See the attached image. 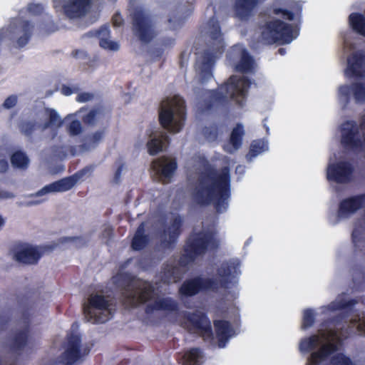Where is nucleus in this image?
<instances>
[{"instance_id":"nucleus-1","label":"nucleus","mask_w":365,"mask_h":365,"mask_svg":"<svg viewBox=\"0 0 365 365\" xmlns=\"http://www.w3.org/2000/svg\"><path fill=\"white\" fill-rule=\"evenodd\" d=\"M192 198L202 207L212 204L219 214L226 212L231 198L230 168L225 166L218 172L212 167L207 168L197 178Z\"/></svg>"},{"instance_id":"nucleus-2","label":"nucleus","mask_w":365,"mask_h":365,"mask_svg":"<svg viewBox=\"0 0 365 365\" xmlns=\"http://www.w3.org/2000/svg\"><path fill=\"white\" fill-rule=\"evenodd\" d=\"M251 84L249 78L232 75L217 88L207 90L206 97L199 103V108L202 113L210 112L219 108L227 107L231 101L242 107L246 102Z\"/></svg>"},{"instance_id":"nucleus-3","label":"nucleus","mask_w":365,"mask_h":365,"mask_svg":"<svg viewBox=\"0 0 365 365\" xmlns=\"http://www.w3.org/2000/svg\"><path fill=\"white\" fill-rule=\"evenodd\" d=\"M210 43L209 48L204 51L202 61L198 66L200 81L205 83L212 77V69L216 58L225 51V44L220 24L213 16L208 21Z\"/></svg>"},{"instance_id":"nucleus-4","label":"nucleus","mask_w":365,"mask_h":365,"mask_svg":"<svg viewBox=\"0 0 365 365\" xmlns=\"http://www.w3.org/2000/svg\"><path fill=\"white\" fill-rule=\"evenodd\" d=\"M220 242L214 232L199 231L191 233L183 247L184 253L179 259L180 265L185 267L203 257L208 251L218 249Z\"/></svg>"},{"instance_id":"nucleus-5","label":"nucleus","mask_w":365,"mask_h":365,"mask_svg":"<svg viewBox=\"0 0 365 365\" xmlns=\"http://www.w3.org/2000/svg\"><path fill=\"white\" fill-rule=\"evenodd\" d=\"M186 118L185 101L178 96L167 98L160 103L159 123L170 133H178L184 126Z\"/></svg>"},{"instance_id":"nucleus-6","label":"nucleus","mask_w":365,"mask_h":365,"mask_svg":"<svg viewBox=\"0 0 365 365\" xmlns=\"http://www.w3.org/2000/svg\"><path fill=\"white\" fill-rule=\"evenodd\" d=\"M260 31L262 41L268 45L288 44L299 35L298 30L292 24L279 19L266 21L260 26Z\"/></svg>"},{"instance_id":"nucleus-7","label":"nucleus","mask_w":365,"mask_h":365,"mask_svg":"<svg viewBox=\"0 0 365 365\" xmlns=\"http://www.w3.org/2000/svg\"><path fill=\"white\" fill-rule=\"evenodd\" d=\"M131 19L133 34L141 42L148 43L156 36L153 16L144 9H135Z\"/></svg>"},{"instance_id":"nucleus-8","label":"nucleus","mask_w":365,"mask_h":365,"mask_svg":"<svg viewBox=\"0 0 365 365\" xmlns=\"http://www.w3.org/2000/svg\"><path fill=\"white\" fill-rule=\"evenodd\" d=\"M64 348L65 351L52 365H73L91 351L89 347H85L81 351V336L74 333L67 334Z\"/></svg>"},{"instance_id":"nucleus-9","label":"nucleus","mask_w":365,"mask_h":365,"mask_svg":"<svg viewBox=\"0 0 365 365\" xmlns=\"http://www.w3.org/2000/svg\"><path fill=\"white\" fill-rule=\"evenodd\" d=\"M219 289V284L217 279L210 277L196 276L185 279L180 285L178 293L182 297H191L200 292L213 291Z\"/></svg>"},{"instance_id":"nucleus-10","label":"nucleus","mask_w":365,"mask_h":365,"mask_svg":"<svg viewBox=\"0 0 365 365\" xmlns=\"http://www.w3.org/2000/svg\"><path fill=\"white\" fill-rule=\"evenodd\" d=\"M110 306V302L105 296L101 294H91L88 299V304L83 307V314L86 320L93 324L105 323L108 317L102 313H97L98 311L108 310Z\"/></svg>"},{"instance_id":"nucleus-11","label":"nucleus","mask_w":365,"mask_h":365,"mask_svg":"<svg viewBox=\"0 0 365 365\" xmlns=\"http://www.w3.org/2000/svg\"><path fill=\"white\" fill-rule=\"evenodd\" d=\"M359 133V128L355 121H346L341 128V143L343 147L354 151L362 150L365 148V138L362 140Z\"/></svg>"},{"instance_id":"nucleus-12","label":"nucleus","mask_w":365,"mask_h":365,"mask_svg":"<svg viewBox=\"0 0 365 365\" xmlns=\"http://www.w3.org/2000/svg\"><path fill=\"white\" fill-rule=\"evenodd\" d=\"M184 319L196 330L205 341L213 339L211 322L207 314L200 311L185 312Z\"/></svg>"},{"instance_id":"nucleus-13","label":"nucleus","mask_w":365,"mask_h":365,"mask_svg":"<svg viewBox=\"0 0 365 365\" xmlns=\"http://www.w3.org/2000/svg\"><path fill=\"white\" fill-rule=\"evenodd\" d=\"M183 219L180 215L175 216L169 226L160 232V246L166 250H173L182 232Z\"/></svg>"},{"instance_id":"nucleus-14","label":"nucleus","mask_w":365,"mask_h":365,"mask_svg":"<svg viewBox=\"0 0 365 365\" xmlns=\"http://www.w3.org/2000/svg\"><path fill=\"white\" fill-rule=\"evenodd\" d=\"M266 0H235L232 5L233 16L241 21H249L254 17Z\"/></svg>"},{"instance_id":"nucleus-15","label":"nucleus","mask_w":365,"mask_h":365,"mask_svg":"<svg viewBox=\"0 0 365 365\" xmlns=\"http://www.w3.org/2000/svg\"><path fill=\"white\" fill-rule=\"evenodd\" d=\"M354 171V168L349 162L339 161L328 166L327 178L336 183H348L352 179Z\"/></svg>"},{"instance_id":"nucleus-16","label":"nucleus","mask_w":365,"mask_h":365,"mask_svg":"<svg viewBox=\"0 0 365 365\" xmlns=\"http://www.w3.org/2000/svg\"><path fill=\"white\" fill-rule=\"evenodd\" d=\"M240 261L237 258L230 259L222 262L217 269L221 277L218 282L219 288H228L233 280L240 274Z\"/></svg>"},{"instance_id":"nucleus-17","label":"nucleus","mask_w":365,"mask_h":365,"mask_svg":"<svg viewBox=\"0 0 365 365\" xmlns=\"http://www.w3.org/2000/svg\"><path fill=\"white\" fill-rule=\"evenodd\" d=\"M154 292L155 288L152 284L140 280V288H135L134 292L126 294L124 303L130 307H137L139 304H145L152 299Z\"/></svg>"},{"instance_id":"nucleus-18","label":"nucleus","mask_w":365,"mask_h":365,"mask_svg":"<svg viewBox=\"0 0 365 365\" xmlns=\"http://www.w3.org/2000/svg\"><path fill=\"white\" fill-rule=\"evenodd\" d=\"M84 173V170H82L71 176L46 185L37 192L36 195L42 196L50 192H62L70 190L75 186Z\"/></svg>"},{"instance_id":"nucleus-19","label":"nucleus","mask_w":365,"mask_h":365,"mask_svg":"<svg viewBox=\"0 0 365 365\" xmlns=\"http://www.w3.org/2000/svg\"><path fill=\"white\" fill-rule=\"evenodd\" d=\"M356 303L357 300L355 299H351L348 301L339 300L331 302L329 304V309L331 311L344 310V312L330 319L329 322L334 324L336 327H339L343 323L346 324L348 318Z\"/></svg>"},{"instance_id":"nucleus-20","label":"nucleus","mask_w":365,"mask_h":365,"mask_svg":"<svg viewBox=\"0 0 365 365\" xmlns=\"http://www.w3.org/2000/svg\"><path fill=\"white\" fill-rule=\"evenodd\" d=\"M365 207V193L343 199L339 204L338 216L346 218Z\"/></svg>"},{"instance_id":"nucleus-21","label":"nucleus","mask_w":365,"mask_h":365,"mask_svg":"<svg viewBox=\"0 0 365 365\" xmlns=\"http://www.w3.org/2000/svg\"><path fill=\"white\" fill-rule=\"evenodd\" d=\"M42 256L36 247L29 245H19L14 252V259L25 264H36Z\"/></svg>"},{"instance_id":"nucleus-22","label":"nucleus","mask_w":365,"mask_h":365,"mask_svg":"<svg viewBox=\"0 0 365 365\" xmlns=\"http://www.w3.org/2000/svg\"><path fill=\"white\" fill-rule=\"evenodd\" d=\"M25 327L22 330L16 331L11 340V349L12 351L19 352L24 350L29 341L30 333V316L27 311L22 314Z\"/></svg>"},{"instance_id":"nucleus-23","label":"nucleus","mask_w":365,"mask_h":365,"mask_svg":"<svg viewBox=\"0 0 365 365\" xmlns=\"http://www.w3.org/2000/svg\"><path fill=\"white\" fill-rule=\"evenodd\" d=\"M92 0H70L63 5L65 15L69 19L84 16L88 11Z\"/></svg>"},{"instance_id":"nucleus-24","label":"nucleus","mask_w":365,"mask_h":365,"mask_svg":"<svg viewBox=\"0 0 365 365\" xmlns=\"http://www.w3.org/2000/svg\"><path fill=\"white\" fill-rule=\"evenodd\" d=\"M167 161L168 158L166 156L160 157L152 162L151 167L161 177L170 179L178 168V164L175 159H173L170 162Z\"/></svg>"},{"instance_id":"nucleus-25","label":"nucleus","mask_w":365,"mask_h":365,"mask_svg":"<svg viewBox=\"0 0 365 365\" xmlns=\"http://www.w3.org/2000/svg\"><path fill=\"white\" fill-rule=\"evenodd\" d=\"M337 350L338 346L336 343L327 342L322 344L317 351L311 353L307 365H319L322 361L326 360Z\"/></svg>"},{"instance_id":"nucleus-26","label":"nucleus","mask_w":365,"mask_h":365,"mask_svg":"<svg viewBox=\"0 0 365 365\" xmlns=\"http://www.w3.org/2000/svg\"><path fill=\"white\" fill-rule=\"evenodd\" d=\"M346 73L354 78H361L364 75L365 54L361 52L353 53L348 58Z\"/></svg>"},{"instance_id":"nucleus-27","label":"nucleus","mask_w":365,"mask_h":365,"mask_svg":"<svg viewBox=\"0 0 365 365\" xmlns=\"http://www.w3.org/2000/svg\"><path fill=\"white\" fill-rule=\"evenodd\" d=\"M178 310V303L170 297L158 299L153 303L147 304L145 308V312L147 314H150L154 311L177 312Z\"/></svg>"},{"instance_id":"nucleus-28","label":"nucleus","mask_w":365,"mask_h":365,"mask_svg":"<svg viewBox=\"0 0 365 365\" xmlns=\"http://www.w3.org/2000/svg\"><path fill=\"white\" fill-rule=\"evenodd\" d=\"M215 334L220 348L225 346L229 339L232 336L234 330L229 321L217 319L213 321Z\"/></svg>"},{"instance_id":"nucleus-29","label":"nucleus","mask_w":365,"mask_h":365,"mask_svg":"<svg viewBox=\"0 0 365 365\" xmlns=\"http://www.w3.org/2000/svg\"><path fill=\"white\" fill-rule=\"evenodd\" d=\"M87 36H96L99 38V45L101 48L110 51H118L119 45L117 42L108 39L110 29L108 26H103L98 30L91 31L86 34Z\"/></svg>"},{"instance_id":"nucleus-30","label":"nucleus","mask_w":365,"mask_h":365,"mask_svg":"<svg viewBox=\"0 0 365 365\" xmlns=\"http://www.w3.org/2000/svg\"><path fill=\"white\" fill-rule=\"evenodd\" d=\"M150 237L145 234V223L141 222L138 227L131 241V248L135 251L143 250L149 243Z\"/></svg>"},{"instance_id":"nucleus-31","label":"nucleus","mask_w":365,"mask_h":365,"mask_svg":"<svg viewBox=\"0 0 365 365\" xmlns=\"http://www.w3.org/2000/svg\"><path fill=\"white\" fill-rule=\"evenodd\" d=\"M118 278L122 289L125 292L123 293L124 297L126 294L134 292L135 288H140V279H136L135 277L130 274L122 273L118 276Z\"/></svg>"},{"instance_id":"nucleus-32","label":"nucleus","mask_w":365,"mask_h":365,"mask_svg":"<svg viewBox=\"0 0 365 365\" xmlns=\"http://www.w3.org/2000/svg\"><path fill=\"white\" fill-rule=\"evenodd\" d=\"M170 138L165 133H162L157 137H154L147 142L146 147L150 155H155L160 151L165 143H169Z\"/></svg>"},{"instance_id":"nucleus-33","label":"nucleus","mask_w":365,"mask_h":365,"mask_svg":"<svg viewBox=\"0 0 365 365\" xmlns=\"http://www.w3.org/2000/svg\"><path fill=\"white\" fill-rule=\"evenodd\" d=\"M181 276L180 269L171 264L163 266L161 272V280L164 284H170L180 280Z\"/></svg>"},{"instance_id":"nucleus-34","label":"nucleus","mask_w":365,"mask_h":365,"mask_svg":"<svg viewBox=\"0 0 365 365\" xmlns=\"http://www.w3.org/2000/svg\"><path fill=\"white\" fill-rule=\"evenodd\" d=\"M322 338H324V334L322 336L312 334L308 337L302 339L299 346V350L304 353H309L314 350L322 344Z\"/></svg>"},{"instance_id":"nucleus-35","label":"nucleus","mask_w":365,"mask_h":365,"mask_svg":"<svg viewBox=\"0 0 365 365\" xmlns=\"http://www.w3.org/2000/svg\"><path fill=\"white\" fill-rule=\"evenodd\" d=\"M202 352L200 348H191L185 351L182 356V365H201Z\"/></svg>"},{"instance_id":"nucleus-36","label":"nucleus","mask_w":365,"mask_h":365,"mask_svg":"<svg viewBox=\"0 0 365 365\" xmlns=\"http://www.w3.org/2000/svg\"><path fill=\"white\" fill-rule=\"evenodd\" d=\"M349 23L356 33L365 36V16L361 13H351L349 16Z\"/></svg>"},{"instance_id":"nucleus-37","label":"nucleus","mask_w":365,"mask_h":365,"mask_svg":"<svg viewBox=\"0 0 365 365\" xmlns=\"http://www.w3.org/2000/svg\"><path fill=\"white\" fill-rule=\"evenodd\" d=\"M245 130L242 124L237 123L231 131L229 143L235 150L240 149L242 144Z\"/></svg>"},{"instance_id":"nucleus-38","label":"nucleus","mask_w":365,"mask_h":365,"mask_svg":"<svg viewBox=\"0 0 365 365\" xmlns=\"http://www.w3.org/2000/svg\"><path fill=\"white\" fill-rule=\"evenodd\" d=\"M254 60L246 49H243L239 63L235 66V70L241 73H247L252 71Z\"/></svg>"},{"instance_id":"nucleus-39","label":"nucleus","mask_w":365,"mask_h":365,"mask_svg":"<svg viewBox=\"0 0 365 365\" xmlns=\"http://www.w3.org/2000/svg\"><path fill=\"white\" fill-rule=\"evenodd\" d=\"M11 163L14 168L26 169L29 164V158L22 150H16L10 158Z\"/></svg>"},{"instance_id":"nucleus-40","label":"nucleus","mask_w":365,"mask_h":365,"mask_svg":"<svg viewBox=\"0 0 365 365\" xmlns=\"http://www.w3.org/2000/svg\"><path fill=\"white\" fill-rule=\"evenodd\" d=\"M23 35L17 39V44L19 48L25 46L29 41L32 34L34 26L29 21H23L21 25Z\"/></svg>"},{"instance_id":"nucleus-41","label":"nucleus","mask_w":365,"mask_h":365,"mask_svg":"<svg viewBox=\"0 0 365 365\" xmlns=\"http://www.w3.org/2000/svg\"><path fill=\"white\" fill-rule=\"evenodd\" d=\"M360 227H355L351 234V240L356 252H362L365 255V238L361 237Z\"/></svg>"},{"instance_id":"nucleus-42","label":"nucleus","mask_w":365,"mask_h":365,"mask_svg":"<svg viewBox=\"0 0 365 365\" xmlns=\"http://www.w3.org/2000/svg\"><path fill=\"white\" fill-rule=\"evenodd\" d=\"M38 126L35 120H21L18 123L19 131L26 137H31Z\"/></svg>"},{"instance_id":"nucleus-43","label":"nucleus","mask_w":365,"mask_h":365,"mask_svg":"<svg viewBox=\"0 0 365 365\" xmlns=\"http://www.w3.org/2000/svg\"><path fill=\"white\" fill-rule=\"evenodd\" d=\"M266 150H267V145L264 140L260 139L253 140L250 144L247 156L250 158H255Z\"/></svg>"},{"instance_id":"nucleus-44","label":"nucleus","mask_w":365,"mask_h":365,"mask_svg":"<svg viewBox=\"0 0 365 365\" xmlns=\"http://www.w3.org/2000/svg\"><path fill=\"white\" fill-rule=\"evenodd\" d=\"M202 133L207 141H215L218 138L219 126L215 123L208 126H205L202 130Z\"/></svg>"},{"instance_id":"nucleus-45","label":"nucleus","mask_w":365,"mask_h":365,"mask_svg":"<svg viewBox=\"0 0 365 365\" xmlns=\"http://www.w3.org/2000/svg\"><path fill=\"white\" fill-rule=\"evenodd\" d=\"M352 94L356 103H365V83H352Z\"/></svg>"},{"instance_id":"nucleus-46","label":"nucleus","mask_w":365,"mask_h":365,"mask_svg":"<svg viewBox=\"0 0 365 365\" xmlns=\"http://www.w3.org/2000/svg\"><path fill=\"white\" fill-rule=\"evenodd\" d=\"M315 322V313L312 309H306L303 312L302 329H307L312 327Z\"/></svg>"},{"instance_id":"nucleus-47","label":"nucleus","mask_w":365,"mask_h":365,"mask_svg":"<svg viewBox=\"0 0 365 365\" xmlns=\"http://www.w3.org/2000/svg\"><path fill=\"white\" fill-rule=\"evenodd\" d=\"M46 112L48 114V120L44 123L43 128H47L56 125L58 126H61L62 125V121L61 120L58 114L54 109L47 108Z\"/></svg>"},{"instance_id":"nucleus-48","label":"nucleus","mask_w":365,"mask_h":365,"mask_svg":"<svg viewBox=\"0 0 365 365\" xmlns=\"http://www.w3.org/2000/svg\"><path fill=\"white\" fill-rule=\"evenodd\" d=\"M103 113L102 108H97L91 110L86 115L83 116L82 120L86 125H94L97 115Z\"/></svg>"},{"instance_id":"nucleus-49","label":"nucleus","mask_w":365,"mask_h":365,"mask_svg":"<svg viewBox=\"0 0 365 365\" xmlns=\"http://www.w3.org/2000/svg\"><path fill=\"white\" fill-rule=\"evenodd\" d=\"M272 13L277 16H280L282 19L292 21L294 19V14L287 9L277 7L274 5L272 8Z\"/></svg>"},{"instance_id":"nucleus-50","label":"nucleus","mask_w":365,"mask_h":365,"mask_svg":"<svg viewBox=\"0 0 365 365\" xmlns=\"http://www.w3.org/2000/svg\"><path fill=\"white\" fill-rule=\"evenodd\" d=\"M349 327L344 329V327H340V330L336 329H330L329 331V336L331 338H341L346 339L349 336Z\"/></svg>"},{"instance_id":"nucleus-51","label":"nucleus","mask_w":365,"mask_h":365,"mask_svg":"<svg viewBox=\"0 0 365 365\" xmlns=\"http://www.w3.org/2000/svg\"><path fill=\"white\" fill-rule=\"evenodd\" d=\"M82 127L80 121L74 120L68 125V132L72 135H77L81 133Z\"/></svg>"},{"instance_id":"nucleus-52","label":"nucleus","mask_w":365,"mask_h":365,"mask_svg":"<svg viewBox=\"0 0 365 365\" xmlns=\"http://www.w3.org/2000/svg\"><path fill=\"white\" fill-rule=\"evenodd\" d=\"M339 93L341 96L345 98L346 101L349 100L350 95L352 93V83L350 86L342 85L339 88Z\"/></svg>"},{"instance_id":"nucleus-53","label":"nucleus","mask_w":365,"mask_h":365,"mask_svg":"<svg viewBox=\"0 0 365 365\" xmlns=\"http://www.w3.org/2000/svg\"><path fill=\"white\" fill-rule=\"evenodd\" d=\"M17 101V96L16 95H11L5 99L3 107L6 109H11L16 105Z\"/></svg>"},{"instance_id":"nucleus-54","label":"nucleus","mask_w":365,"mask_h":365,"mask_svg":"<svg viewBox=\"0 0 365 365\" xmlns=\"http://www.w3.org/2000/svg\"><path fill=\"white\" fill-rule=\"evenodd\" d=\"M28 10L31 14L40 15L43 12L44 8L41 4H30Z\"/></svg>"},{"instance_id":"nucleus-55","label":"nucleus","mask_w":365,"mask_h":365,"mask_svg":"<svg viewBox=\"0 0 365 365\" xmlns=\"http://www.w3.org/2000/svg\"><path fill=\"white\" fill-rule=\"evenodd\" d=\"M11 315L8 314H0V331L5 330L11 322Z\"/></svg>"},{"instance_id":"nucleus-56","label":"nucleus","mask_w":365,"mask_h":365,"mask_svg":"<svg viewBox=\"0 0 365 365\" xmlns=\"http://www.w3.org/2000/svg\"><path fill=\"white\" fill-rule=\"evenodd\" d=\"M168 22L173 24L172 29L175 30L178 26L182 25L185 22V18L173 16L168 19Z\"/></svg>"},{"instance_id":"nucleus-57","label":"nucleus","mask_w":365,"mask_h":365,"mask_svg":"<svg viewBox=\"0 0 365 365\" xmlns=\"http://www.w3.org/2000/svg\"><path fill=\"white\" fill-rule=\"evenodd\" d=\"M94 97V95L91 93L83 92L79 93L77 97V101L80 103H86L89 101H91Z\"/></svg>"},{"instance_id":"nucleus-58","label":"nucleus","mask_w":365,"mask_h":365,"mask_svg":"<svg viewBox=\"0 0 365 365\" xmlns=\"http://www.w3.org/2000/svg\"><path fill=\"white\" fill-rule=\"evenodd\" d=\"M124 168V163H120L118 166L113 179V182L115 184H118L120 182L121 173Z\"/></svg>"},{"instance_id":"nucleus-59","label":"nucleus","mask_w":365,"mask_h":365,"mask_svg":"<svg viewBox=\"0 0 365 365\" xmlns=\"http://www.w3.org/2000/svg\"><path fill=\"white\" fill-rule=\"evenodd\" d=\"M164 53V48L161 47L154 48L150 51V56L153 60L160 59Z\"/></svg>"},{"instance_id":"nucleus-60","label":"nucleus","mask_w":365,"mask_h":365,"mask_svg":"<svg viewBox=\"0 0 365 365\" xmlns=\"http://www.w3.org/2000/svg\"><path fill=\"white\" fill-rule=\"evenodd\" d=\"M124 20L120 13H115L112 17L113 26L119 27L123 24Z\"/></svg>"},{"instance_id":"nucleus-61","label":"nucleus","mask_w":365,"mask_h":365,"mask_svg":"<svg viewBox=\"0 0 365 365\" xmlns=\"http://www.w3.org/2000/svg\"><path fill=\"white\" fill-rule=\"evenodd\" d=\"M160 44L163 48H171L175 44V39L170 37H165L161 39Z\"/></svg>"},{"instance_id":"nucleus-62","label":"nucleus","mask_w":365,"mask_h":365,"mask_svg":"<svg viewBox=\"0 0 365 365\" xmlns=\"http://www.w3.org/2000/svg\"><path fill=\"white\" fill-rule=\"evenodd\" d=\"M104 132L103 131H96L93 133L91 140L93 143H98L103 137Z\"/></svg>"},{"instance_id":"nucleus-63","label":"nucleus","mask_w":365,"mask_h":365,"mask_svg":"<svg viewBox=\"0 0 365 365\" xmlns=\"http://www.w3.org/2000/svg\"><path fill=\"white\" fill-rule=\"evenodd\" d=\"M9 169L8 161L5 159L0 160V173H5Z\"/></svg>"},{"instance_id":"nucleus-64","label":"nucleus","mask_w":365,"mask_h":365,"mask_svg":"<svg viewBox=\"0 0 365 365\" xmlns=\"http://www.w3.org/2000/svg\"><path fill=\"white\" fill-rule=\"evenodd\" d=\"M74 91L70 86L63 85L61 87V93L65 96H70L73 93Z\"/></svg>"}]
</instances>
